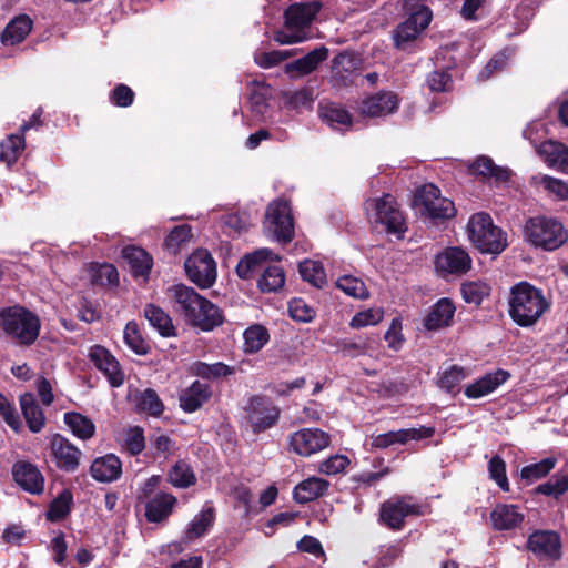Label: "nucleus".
Masks as SVG:
<instances>
[{
  "label": "nucleus",
  "mask_w": 568,
  "mask_h": 568,
  "mask_svg": "<svg viewBox=\"0 0 568 568\" xmlns=\"http://www.w3.org/2000/svg\"><path fill=\"white\" fill-rule=\"evenodd\" d=\"M285 285L284 270L278 265H268L263 268L257 278V287L263 293H276Z\"/></svg>",
  "instance_id": "ea45409f"
},
{
  "label": "nucleus",
  "mask_w": 568,
  "mask_h": 568,
  "mask_svg": "<svg viewBox=\"0 0 568 568\" xmlns=\"http://www.w3.org/2000/svg\"><path fill=\"white\" fill-rule=\"evenodd\" d=\"M142 504H144L145 519L149 523L159 524L170 517L178 504V499L170 493L158 491Z\"/></svg>",
  "instance_id": "aec40b11"
},
{
  "label": "nucleus",
  "mask_w": 568,
  "mask_h": 568,
  "mask_svg": "<svg viewBox=\"0 0 568 568\" xmlns=\"http://www.w3.org/2000/svg\"><path fill=\"white\" fill-rule=\"evenodd\" d=\"M211 395L212 390L207 384L195 381L180 395V407L185 413H194L210 399Z\"/></svg>",
  "instance_id": "cd10ccee"
},
{
  "label": "nucleus",
  "mask_w": 568,
  "mask_h": 568,
  "mask_svg": "<svg viewBox=\"0 0 568 568\" xmlns=\"http://www.w3.org/2000/svg\"><path fill=\"white\" fill-rule=\"evenodd\" d=\"M422 32L424 31L418 30L413 23L405 20L394 30L393 39L395 47L405 50Z\"/></svg>",
  "instance_id": "680f3d73"
},
{
  "label": "nucleus",
  "mask_w": 568,
  "mask_h": 568,
  "mask_svg": "<svg viewBox=\"0 0 568 568\" xmlns=\"http://www.w3.org/2000/svg\"><path fill=\"white\" fill-rule=\"evenodd\" d=\"M192 239V227L178 225L166 235L163 246L171 254H178Z\"/></svg>",
  "instance_id": "09e8293b"
},
{
  "label": "nucleus",
  "mask_w": 568,
  "mask_h": 568,
  "mask_svg": "<svg viewBox=\"0 0 568 568\" xmlns=\"http://www.w3.org/2000/svg\"><path fill=\"white\" fill-rule=\"evenodd\" d=\"M425 1L426 0H405L404 4L408 14L406 21L423 31L428 28L433 19V12L429 7L425 4Z\"/></svg>",
  "instance_id": "58836bf2"
},
{
  "label": "nucleus",
  "mask_w": 568,
  "mask_h": 568,
  "mask_svg": "<svg viewBox=\"0 0 568 568\" xmlns=\"http://www.w3.org/2000/svg\"><path fill=\"white\" fill-rule=\"evenodd\" d=\"M329 443V435L320 428H302L288 436V449L301 457L317 454Z\"/></svg>",
  "instance_id": "9d476101"
},
{
  "label": "nucleus",
  "mask_w": 568,
  "mask_h": 568,
  "mask_svg": "<svg viewBox=\"0 0 568 568\" xmlns=\"http://www.w3.org/2000/svg\"><path fill=\"white\" fill-rule=\"evenodd\" d=\"M171 297L174 302V308L182 314L187 322L190 315H194V310L203 303L201 296L193 287L184 284H175L169 288Z\"/></svg>",
  "instance_id": "4be33fe9"
},
{
  "label": "nucleus",
  "mask_w": 568,
  "mask_h": 568,
  "mask_svg": "<svg viewBox=\"0 0 568 568\" xmlns=\"http://www.w3.org/2000/svg\"><path fill=\"white\" fill-rule=\"evenodd\" d=\"M298 272L301 277L314 287L322 288L327 283L324 266L318 261L305 260L301 262Z\"/></svg>",
  "instance_id": "49530a36"
},
{
  "label": "nucleus",
  "mask_w": 568,
  "mask_h": 568,
  "mask_svg": "<svg viewBox=\"0 0 568 568\" xmlns=\"http://www.w3.org/2000/svg\"><path fill=\"white\" fill-rule=\"evenodd\" d=\"M168 481L175 488L185 489L196 484L192 467L184 460H178L168 471Z\"/></svg>",
  "instance_id": "c03bdc74"
},
{
  "label": "nucleus",
  "mask_w": 568,
  "mask_h": 568,
  "mask_svg": "<svg viewBox=\"0 0 568 568\" xmlns=\"http://www.w3.org/2000/svg\"><path fill=\"white\" fill-rule=\"evenodd\" d=\"M215 521V509L211 501H205L201 511L196 514L193 519L189 523L184 539L186 541H193L204 536Z\"/></svg>",
  "instance_id": "c85d7f7f"
},
{
  "label": "nucleus",
  "mask_w": 568,
  "mask_h": 568,
  "mask_svg": "<svg viewBox=\"0 0 568 568\" xmlns=\"http://www.w3.org/2000/svg\"><path fill=\"white\" fill-rule=\"evenodd\" d=\"M272 251L260 248L244 255L236 265V273L242 280H251L258 272H263L264 263L272 257Z\"/></svg>",
  "instance_id": "2f4dec72"
},
{
  "label": "nucleus",
  "mask_w": 568,
  "mask_h": 568,
  "mask_svg": "<svg viewBox=\"0 0 568 568\" xmlns=\"http://www.w3.org/2000/svg\"><path fill=\"white\" fill-rule=\"evenodd\" d=\"M23 149L24 138L22 134L16 133L9 135L0 143V162H4L10 166L16 163Z\"/></svg>",
  "instance_id": "603ef678"
},
{
  "label": "nucleus",
  "mask_w": 568,
  "mask_h": 568,
  "mask_svg": "<svg viewBox=\"0 0 568 568\" xmlns=\"http://www.w3.org/2000/svg\"><path fill=\"white\" fill-rule=\"evenodd\" d=\"M288 313L294 321L301 323L311 322L315 317V311L302 298H293L290 302Z\"/></svg>",
  "instance_id": "338daca9"
},
{
  "label": "nucleus",
  "mask_w": 568,
  "mask_h": 568,
  "mask_svg": "<svg viewBox=\"0 0 568 568\" xmlns=\"http://www.w3.org/2000/svg\"><path fill=\"white\" fill-rule=\"evenodd\" d=\"M528 549L541 560H558L561 557L560 536L551 530H536L529 535Z\"/></svg>",
  "instance_id": "2eb2a0df"
},
{
  "label": "nucleus",
  "mask_w": 568,
  "mask_h": 568,
  "mask_svg": "<svg viewBox=\"0 0 568 568\" xmlns=\"http://www.w3.org/2000/svg\"><path fill=\"white\" fill-rule=\"evenodd\" d=\"M467 377V372L464 367L450 365L442 368L438 373L437 385L440 389L449 394L459 392V384Z\"/></svg>",
  "instance_id": "a18cd8bd"
},
{
  "label": "nucleus",
  "mask_w": 568,
  "mask_h": 568,
  "mask_svg": "<svg viewBox=\"0 0 568 568\" xmlns=\"http://www.w3.org/2000/svg\"><path fill=\"white\" fill-rule=\"evenodd\" d=\"M550 303L542 290L528 282L515 284L508 297V313L520 327L534 326L549 310Z\"/></svg>",
  "instance_id": "f03ea898"
},
{
  "label": "nucleus",
  "mask_w": 568,
  "mask_h": 568,
  "mask_svg": "<svg viewBox=\"0 0 568 568\" xmlns=\"http://www.w3.org/2000/svg\"><path fill=\"white\" fill-rule=\"evenodd\" d=\"M523 240L537 251L550 253L568 242V229L557 216L537 214L525 220Z\"/></svg>",
  "instance_id": "7ed1b4c3"
},
{
  "label": "nucleus",
  "mask_w": 568,
  "mask_h": 568,
  "mask_svg": "<svg viewBox=\"0 0 568 568\" xmlns=\"http://www.w3.org/2000/svg\"><path fill=\"white\" fill-rule=\"evenodd\" d=\"M418 505L412 503L410 497H398L385 501L381 508L382 521L393 530L404 526L406 517L418 514Z\"/></svg>",
  "instance_id": "4468645a"
},
{
  "label": "nucleus",
  "mask_w": 568,
  "mask_h": 568,
  "mask_svg": "<svg viewBox=\"0 0 568 568\" xmlns=\"http://www.w3.org/2000/svg\"><path fill=\"white\" fill-rule=\"evenodd\" d=\"M328 481L320 477H308L298 483L293 490V498L297 504L313 501L326 494Z\"/></svg>",
  "instance_id": "7c9ffc66"
},
{
  "label": "nucleus",
  "mask_w": 568,
  "mask_h": 568,
  "mask_svg": "<svg viewBox=\"0 0 568 568\" xmlns=\"http://www.w3.org/2000/svg\"><path fill=\"white\" fill-rule=\"evenodd\" d=\"M435 266L437 272L442 275H462L470 270L471 258L469 254L460 247H448L436 255Z\"/></svg>",
  "instance_id": "a211bd4d"
},
{
  "label": "nucleus",
  "mask_w": 568,
  "mask_h": 568,
  "mask_svg": "<svg viewBox=\"0 0 568 568\" xmlns=\"http://www.w3.org/2000/svg\"><path fill=\"white\" fill-rule=\"evenodd\" d=\"M525 515L517 505L498 504L490 513V520L496 530H511L520 526Z\"/></svg>",
  "instance_id": "393cba45"
},
{
  "label": "nucleus",
  "mask_w": 568,
  "mask_h": 568,
  "mask_svg": "<svg viewBox=\"0 0 568 568\" xmlns=\"http://www.w3.org/2000/svg\"><path fill=\"white\" fill-rule=\"evenodd\" d=\"M244 338V352L254 354L264 347L270 339L268 331L260 325L255 324L247 327L243 333Z\"/></svg>",
  "instance_id": "de8ad7c7"
},
{
  "label": "nucleus",
  "mask_w": 568,
  "mask_h": 568,
  "mask_svg": "<svg viewBox=\"0 0 568 568\" xmlns=\"http://www.w3.org/2000/svg\"><path fill=\"white\" fill-rule=\"evenodd\" d=\"M323 8L320 0H302L291 3L283 13V24L274 32L275 42L286 45L312 38V26Z\"/></svg>",
  "instance_id": "f257e3e1"
},
{
  "label": "nucleus",
  "mask_w": 568,
  "mask_h": 568,
  "mask_svg": "<svg viewBox=\"0 0 568 568\" xmlns=\"http://www.w3.org/2000/svg\"><path fill=\"white\" fill-rule=\"evenodd\" d=\"M317 114L321 121L334 131L345 132L351 130L353 125L352 115L337 102L321 101Z\"/></svg>",
  "instance_id": "6ab92c4d"
},
{
  "label": "nucleus",
  "mask_w": 568,
  "mask_h": 568,
  "mask_svg": "<svg viewBox=\"0 0 568 568\" xmlns=\"http://www.w3.org/2000/svg\"><path fill=\"white\" fill-rule=\"evenodd\" d=\"M283 101L286 108L302 111L310 109L313 103V97L310 89L288 90L283 93Z\"/></svg>",
  "instance_id": "13d9d810"
},
{
  "label": "nucleus",
  "mask_w": 568,
  "mask_h": 568,
  "mask_svg": "<svg viewBox=\"0 0 568 568\" xmlns=\"http://www.w3.org/2000/svg\"><path fill=\"white\" fill-rule=\"evenodd\" d=\"M194 310V315H190L187 323L200 327L203 331H211L223 323V316L220 308L203 297V303H199Z\"/></svg>",
  "instance_id": "bb28decb"
},
{
  "label": "nucleus",
  "mask_w": 568,
  "mask_h": 568,
  "mask_svg": "<svg viewBox=\"0 0 568 568\" xmlns=\"http://www.w3.org/2000/svg\"><path fill=\"white\" fill-rule=\"evenodd\" d=\"M532 183L542 186L545 191L554 195L557 200L564 201L568 199V184L560 179L538 174L532 176Z\"/></svg>",
  "instance_id": "6e6d98bb"
},
{
  "label": "nucleus",
  "mask_w": 568,
  "mask_h": 568,
  "mask_svg": "<svg viewBox=\"0 0 568 568\" xmlns=\"http://www.w3.org/2000/svg\"><path fill=\"white\" fill-rule=\"evenodd\" d=\"M470 242L481 252L500 254L507 247V235L496 226L489 214H473L467 224Z\"/></svg>",
  "instance_id": "423d86ee"
},
{
  "label": "nucleus",
  "mask_w": 568,
  "mask_h": 568,
  "mask_svg": "<svg viewBox=\"0 0 568 568\" xmlns=\"http://www.w3.org/2000/svg\"><path fill=\"white\" fill-rule=\"evenodd\" d=\"M454 313V304L448 298H440L426 316L424 326L429 331L448 326L453 320Z\"/></svg>",
  "instance_id": "f704fd0d"
},
{
  "label": "nucleus",
  "mask_w": 568,
  "mask_h": 568,
  "mask_svg": "<svg viewBox=\"0 0 568 568\" xmlns=\"http://www.w3.org/2000/svg\"><path fill=\"white\" fill-rule=\"evenodd\" d=\"M0 328L16 345H32L41 328L40 318L28 308L14 305L0 310Z\"/></svg>",
  "instance_id": "20e7f679"
},
{
  "label": "nucleus",
  "mask_w": 568,
  "mask_h": 568,
  "mask_svg": "<svg viewBox=\"0 0 568 568\" xmlns=\"http://www.w3.org/2000/svg\"><path fill=\"white\" fill-rule=\"evenodd\" d=\"M63 420L72 434L82 440H88L95 434L94 423L80 413L68 412L64 414Z\"/></svg>",
  "instance_id": "a19ab883"
},
{
  "label": "nucleus",
  "mask_w": 568,
  "mask_h": 568,
  "mask_svg": "<svg viewBox=\"0 0 568 568\" xmlns=\"http://www.w3.org/2000/svg\"><path fill=\"white\" fill-rule=\"evenodd\" d=\"M413 206L426 219L445 220L455 215L454 203L440 195V190L432 183L423 185L415 194Z\"/></svg>",
  "instance_id": "0eeeda50"
},
{
  "label": "nucleus",
  "mask_w": 568,
  "mask_h": 568,
  "mask_svg": "<svg viewBox=\"0 0 568 568\" xmlns=\"http://www.w3.org/2000/svg\"><path fill=\"white\" fill-rule=\"evenodd\" d=\"M556 464L557 458L555 457L544 458L538 463L524 466L520 470V477L528 485L532 484L546 477L555 468Z\"/></svg>",
  "instance_id": "8fccbe9b"
},
{
  "label": "nucleus",
  "mask_w": 568,
  "mask_h": 568,
  "mask_svg": "<svg viewBox=\"0 0 568 568\" xmlns=\"http://www.w3.org/2000/svg\"><path fill=\"white\" fill-rule=\"evenodd\" d=\"M144 317L161 336L169 337L175 334L171 317L161 307L148 304L144 307Z\"/></svg>",
  "instance_id": "4c0bfd02"
},
{
  "label": "nucleus",
  "mask_w": 568,
  "mask_h": 568,
  "mask_svg": "<svg viewBox=\"0 0 568 568\" xmlns=\"http://www.w3.org/2000/svg\"><path fill=\"white\" fill-rule=\"evenodd\" d=\"M20 406L30 432H41L45 425V416L34 395L31 393L21 395Z\"/></svg>",
  "instance_id": "473e14b6"
},
{
  "label": "nucleus",
  "mask_w": 568,
  "mask_h": 568,
  "mask_svg": "<svg viewBox=\"0 0 568 568\" xmlns=\"http://www.w3.org/2000/svg\"><path fill=\"white\" fill-rule=\"evenodd\" d=\"M192 372L197 377L207 381H216L219 378L227 377L236 372L235 366L226 365L222 362L216 363H205V362H195L192 366Z\"/></svg>",
  "instance_id": "37998d69"
},
{
  "label": "nucleus",
  "mask_w": 568,
  "mask_h": 568,
  "mask_svg": "<svg viewBox=\"0 0 568 568\" xmlns=\"http://www.w3.org/2000/svg\"><path fill=\"white\" fill-rule=\"evenodd\" d=\"M151 448L155 454L168 459L175 452V442L165 434L155 433L150 437Z\"/></svg>",
  "instance_id": "774afa93"
},
{
  "label": "nucleus",
  "mask_w": 568,
  "mask_h": 568,
  "mask_svg": "<svg viewBox=\"0 0 568 568\" xmlns=\"http://www.w3.org/2000/svg\"><path fill=\"white\" fill-rule=\"evenodd\" d=\"M125 345L136 355H146L150 352V345L142 336L136 322H129L123 331Z\"/></svg>",
  "instance_id": "3c124183"
},
{
  "label": "nucleus",
  "mask_w": 568,
  "mask_h": 568,
  "mask_svg": "<svg viewBox=\"0 0 568 568\" xmlns=\"http://www.w3.org/2000/svg\"><path fill=\"white\" fill-rule=\"evenodd\" d=\"M252 224L251 215L246 212H236L223 215L221 226L229 236L240 235Z\"/></svg>",
  "instance_id": "5fc2aeb1"
},
{
  "label": "nucleus",
  "mask_w": 568,
  "mask_h": 568,
  "mask_svg": "<svg viewBox=\"0 0 568 568\" xmlns=\"http://www.w3.org/2000/svg\"><path fill=\"white\" fill-rule=\"evenodd\" d=\"M568 490V474L557 473L548 481L539 485L537 491L545 496L558 498Z\"/></svg>",
  "instance_id": "e2e57ef3"
},
{
  "label": "nucleus",
  "mask_w": 568,
  "mask_h": 568,
  "mask_svg": "<svg viewBox=\"0 0 568 568\" xmlns=\"http://www.w3.org/2000/svg\"><path fill=\"white\" fill-rule=\"evenodd\" d=\"M123 256L128 260L135 276H146L150 273L153 260L145 250L128 246L123 250Z\"/></svg>",
  "instance_id": "79ce46f5"
},
{
  "label": "nucleus",
  "mask_w": 568,
  "mask_h": 568,
  "mask_svg": "<svg viewBox=\"0 0 568 568\" xmlns=\"http://www.w3.org/2000/svg\"><path fill=\"white\" fill-rule=\"evenodd\" d=\"M266 226L273 236L282 243L291 242L294 236V223L291 207L284 200H276L267 206Z\"/></svg>",
  "instance_id": "9b49d317"
},
{
  "label": "nucleus",
  "mask_w": 568,
  "mask_h": 568,
  "mask_svg": "<svg viewBox=\"0 0 568 568\" xmlns=\"http://www.w3.org/2000/svg\"><path fill=\"white\" fill-rule=\"evenodd\" d=\"M272 89L264 82L254 80L250 94V108L253 116L258 121H266L270 118V99Z\"/></svg>",
  "instance_id": "c756f323"
},
{
  "label": "nucleus",
  "mask_w": 568,
  "mask_h": 568,
  "mask_svg": "<svg viewBox=\"0 0 568 568\" xmlns=\"http://www.w3.org/2000/svg\"><path fill=\"white\" fill-rule=\"evenodd\" d=\"M490 287L484 282H467L462 285V294L467 303L479 305L488 296Z\"/></svg>",
  "instance_id": "69168bd1"
},
{
  "label": "nucleus",
  "mask_w": 568,
  "mask_h": 568,
  "mask_svg": "<svg viewBox=\"0 0 568 568\" xmlns=\"http://www.w3.org/2000/svg\"><path fill=\"white\" fill-rule=\"evenodd\" d=\"M90 473L97 481L111 483L120 478L122 463L114 454H106L92 462Z\"/></svg>",
  "instance_id": "b1692460"
},
{
  "label": "nucleus",
  "mask_w": 568,
  "mask_h": 568,
  "mask_svg": "<svg viewBox=\"0 0 568 568\" xmlns=\"http://www.w3.org/2000/svg\"><path fill=\"white\" fill-rule=\"evenodd\" d=\"M538 154L549 168L568 173V146L564 143L548 140L537 148Z\"/></svg>",
  "instance_id": "a878e982"
},
{
  "label": "nucleus",
  "mask_w": 568,
  "mask_h": 568,
  "mask_svg": "<svg viewBox=\"0 0 568 568\" xmlns=\"http://www.w3.org/2000/svg\"><path fill=\"white\" fill-rule=\"evenodd\" d=\"M51 456L55 466L65 473H74L79 468L82 452L68 438L54 434L50 440Z\"/></svg>",
  "instance_id": "ddd939ff"
},
{
  "label": "nucleus",
  "mask_w": 568,
  "mask_h": 568,
  "mask_svg": "<svg viewBox=\"0 0 568 568\" xmlns=\"http://www.w3.org/2000/svg\"><path fill=\"white\" fill-rule=\"evenodd\" d=\"M136 408L150 416L159 417L164 410V404L154 389L148 388L136 396Z\"/></svg>",
  "instance_id": "864d4df0"
},
{
  "label": "nucleus",
  "mask_w": 568,
  "mask_h": 568,
  "mask_svg": "<svg viewBox=\"0 0 568 568\" xmlns=\"http://www.w3.org/2000/svg\"><path fill=\"white\" fill-rule=\"evenodd\" d=\"M327 57L328 50L325 47L316 48L304 57L287 63L285 65L286 73L292 75L308 74L314 71L322 61L326 60Z\"/></svg>",
  "instance_id": "72a5a7b5"
},
{
  "label": "nucleus",
  "mask_w": 568,
  "mask_h": 568,
  "mask_svg": "<svg viewBox=\"0 0 568 568\" xmlns=\"http://www.w3.org/2000/svg\"><path fill=\"white\" fill-rule=\"evenodd\" d=\"M245 420L254 434L274 427L280 419V408L266 396L254 395L243 407Z\"/></svg>",
  "instance_id": "6e6552de"
},
{
  "label": "nucleus",
  "mask_w": 568,
  "mask_h": 568,
  "mask_svg": "<svg viewBox=\"0 0 568 568\" xmlns=\"http://www.w3.org/2000/svg\"><path fill=\"white\" fill-rule=\"evenodd\" d=\"M123 448L132 456H136L145 448L144 432L139 426L124 430L122 438Z\"/></svg>",
  "instance_id": "bf43d9fd"
},
{
  "label": "nucleus",
  "mask_w": 568,
  "mask_h": 568,
  "mask_svg": "<svg viewBox=\"0 0 568 568\" xmlns=\"http://www.w3.org/2000/svg\"><path fill=\"white\" fill-rule=\"evenodd\" d=\"M73 501L72 494L69 490H63L59 496L51 503L47 517L51 521H58L67 517L71 510V504Z\"/></svg>",
  "instance_id": "052dcab7"
},
{
  "label": "nucleus",
  "mask_w": 568,
  "mask_h": 568,
  "mask_svg": "<svg viewBox=\"0 0 568 568\" xmlns=\"http://www.w3.org/2000/svg\"><path fill=\"white\" fill-rule=\"evenodd\" d=\"M362 59L354 52H339L332 60L331 82L334 87L346 88L359 75Z\"/></svg>",
  "instance_id": "f8f14e48"
},
{
  "label": "nucleus",
  "mask_w": 568,
  "mask_h": 568,
  "mask_svg": "<svg viewBox=\"0 0 568 568\" xmlns=\"http://www.w3.org/2000/svg\"><path fill=\"white\" fill-rule=\"evenodd\" d=\"M16 483L26 491L40 494L44 488V478L40 470L30 463H17L12 469Z\"/></svg>",
  "instance_id": "5701e85b"
},
{
  "label": "nucleus",
  "mask_w": 568,
  "mask_h": 568,
  "mask_svg": "<svg viewBox=\"0 0 568 568\" xmlns=\"http://www.w3.org/2000/svg\"><path fill=\"white\" fill-rule=\"evenodd\" d=\"M514 55L513 49H505L504 51L495 54L478 73V80L485 81L495 74V72L503 70L507 65V61Z\"/></svg>",
  "instance_id": "0e129e2a"
},
{
  "label": "nucleus",
  "mask_w": 568,
  "mask_h": 568,
  "mask_svg": "<svg viewBox=\"0 0 568 568\" xmlns=\"http://www.w3.org/2000/svg\"><path fill=\"white\" fill-rule=\"evenodd\" d=\"M365 211L375 226H381L387 234L403 239L407 232V224L397 201L390 194L368 199Z\"/></svg>",
  "instance_id": "39448f33"
},
{
  "label": "nucleus",
  "mask_w": 568,
  "mask_h": 568,
  "mask_svg": "<svg viewBox=\"0 0 568 568\" xmlns=\"http://www.w3.org/2000/svg\"><path fill=\"white\" fill-rule=\"evenodd\" d=\"M510 377L508 371L498 368L479 377L471 384L467 385L464 394L467 398L478 399L495 392L499 386L505 384Z\"/></svg>",
  "instance_id": "412c9836"
},
{
  "label": "nucleus",
  "mask_w": 568,
  "mask_h": 568,
  "mask_svg": "<svg viewBox=\"0 0 568 568\" xmlns=\"http://www.w3.org/2000/svg\"><path fill=\"white\" fill-rule=\"evenodd\" d=\"M471 170L475 174L481 175L496 186L507 182L509 179V171L495 165L493 160L487 156L476 159L471 164Z\"/></svg>",
  "instance_id": "e433bc0d"
},
{
  "label": "nucleus",
  "mask_w": 568,
  "mask_h": 568,
  "mask_svg": "<svg viewBox=\"0 0 568 568\" xmlns=\"http://www.w3.org/2000/svg\"><path fill=\"white\" fill-rule=\"evenodd\" d=\"M399 105V99L392 91H379L365 98L359 104L363 116L382 118L394 113Z\"/></svg>",
  "instance_id": "f3484780"
},
{
  "label": "nucleus",
  "mask_w": 568,
  "mask_h": 568,
  "mask_svg": "<svg viewBox=\"0 0 568 568\" xmlns=\"http://www.w3.org/2000/svg\"><path fill=\"white\" fill-rule=\"evenodd\" d=\"M89 358L93 365L108 378L112 387H119L124 382V374L121 371L116 358L103 346L94 345L89 351Z\"/></svg>",
  "instance_id": "dca6fc26"
},
{
  "label": "nucleus",
  "mask_w": 568,
  "mask_h": 568,
  "mask_svg": "<svg viewBox=\"0 0 568 568\" xmlns=\"http://www.w3.org/2000/svg\"><path fill=\"white\" fill-rule=\"evenodd\" d=\"M187 278L201 288L213 286L216 281V263L207 250L194 251L184 262Z\"/></svg>",
  "instance_id": "1a4fd4ad"
},
{
  "label": "nucleus",
  "mask_w": 568,
  "mask_h": 568,
  "mask_svg": "<svg viewBox=\"0 0 568 568\" xmlns=\"http://www.w3.org/2000/svg\"><path fill=\"white\" fill-rule=\"evenodd\" d=\"M33 21L27 14H20L12 19L1 33V41L6 45L20 43L30 33Z\"/></svg>",
  "instance_id": "c9c22d12"
},
{
  "label": "nucleus",
  "mask_w": 568,
  "mask_h": 568,
  "mask_svg": "<svg viewBox=\"0 0 568 568\" xmlns=\"http://www.w3.org/2000/svg\"><path fill=\"white\" fill-rule=\"evenodd\" d=\"M336 286L346 295L357 300H366L369 296V291L363 280L353 275H343L338 277Z\"/></svg>",
  "instance_id": "4d7b16f0"
}]
</instances>
